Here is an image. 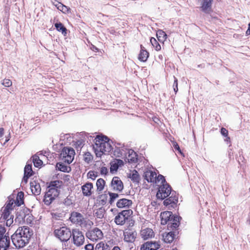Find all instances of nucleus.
Listing matches in <instances>:
<instances>
[{
	"mask_svg": "<svg viewBox=\"0 0 250 250\" xmlns=\"http://www.w3.org/2000/svg\"><path fill=\"white\" fill-rule=\"evenodd\" d=\"M155 179L156 182V183H155L156 184H158L159 182H161L160 185H164L165 183H167L166 181L165 177L161 174H159L158 176L156 175Z\"/></svg>",
	"mask_w": 250,
	"mask_h": 250,
	"instance_id": "nucleus-40",
	"label": "nucleus"
},
{
	"mask_svg": "<svg viewBox=\"0 0 250 250\" xmlns=\"http://www.w3.org/2000/svg\"><path fill=\"white\" fill-rule=\"evenodd\" d=\"M93 188V185L91 183H87L82 187V190L83 195L89 196L91 194V189Z\"/></svg>",
	"mask_w": 250,
	"mask_h": 250,
	"instance_id": "nucleus-23",
	"label": "nucleus"
},
{
	"mask_svg": "<svg viewBox=\"0 0 250 250\" xmlns=\"http://www.w3.org/2000/svg\"><path fill=\"white\" fill-rule=\"evenodd\" d=\"M10 245V239L6 234L0 240V250H7Z\"/></svg>",
	"mask_w": 250,
	"mask_h": 250,
	"instance_id": "nucleus-24",
	"label": "nucleus"
},
{
	"mask_svg": "<svg viewBox=\"0 0 250 250\" xmlns=\"http://www.w3.org/2000/svg\"><path fill=\"white\" fill-rule=\"evenodd\" d=\"M15 203H16L15 200L10 196L9 197L8 200L3 208L12 211L13 210L15 207L17 206Z\"/></svg>",
	"mask_w": 250,
	"mask_h": 250,
	"instance_id": "nucleus-28",
	"label": "nucleus"
},
{
	"mask_svg": "<svg viewBox=\"0 0 250 250\" xmlns=\"http://www.w3.org/2000/svg\"><path fill=\"white\" fill-rule=\"evenodd\" d=\"M112 250H121V249L118 246H115Z\"/></svg>",
	"mask_w": 250,
	"mask_h": 250,
	"instance_id": "nucleus-57",
	"label": "nucleus"
},
{
	"mask_svg": "<svg viewBox=\"0 0 250 250\" xmlns=\"http://www.w3.org/2000/svg\"><path fill=\"white\" fill-rule=\"evenodd\" d=\"M11 210L3 208V209L1 210V213L0 214V218L4 220L10 218V216H13V215L11 214Z\"/></svg>",
	"mask_w": 250,
	"mask_h": 250,
	"instance_id": "nucleus-29",
	"label": "nucleus"
},
{
	"mask_svg": "<svg viewBox=\"0 0 250 250\" xmlns=\"http://www.w3.org/2000/svg\"><path fill=\"white\" fill-rule=\"evenodd\" d=\"M111 186L113 190L119 191H122L124 188L123 182L118 177L113 178Z\"/></svg>",
	"mask_w": 250,
	"mask_h": 250,
	"instance_id": "nucleus-13",
	"label": "nucleus"
},
{
	"mask_svg": "<svg viewBox=\"0 0 250 250\" xmlns=\"http://www.w3.org/2000/svg\"><path fill=\"white\" fill-rule=\"evenodd\" d=\"M105 209L103 208H100L97 209L95 213V216L97 218L102 219L104 217Z\"/></svg>",
	"mask_w": 250,
	"mask_h": 250,
	"instance_id": "nucleus-35",
	"label": "nucleus"
},
{
	"mask_svg": "<svg viewBox=\"0 0 250 250\" xmlns=\"http://www.w3.org/2000/svg\"><path fill=\"white\" fill-rule=\"evenodd\" d=\"M54 233L55 235L62 241H68L72 235V231L65 227L55 229Z\"/></svg>",
	"mask_w": 250,
	"mask_h": 250,
	"instance_id": "nucleus-7",
	"label": "nucleus"
},
{
	"mask_svg": "<svg viewBox=\"0 0 250 250\" xmlns=\"http://www.w3.org/2000/svg\"><path fill=\"white\" fill-rule=\"evenodd\" d=\"M168 198L164 201L163 204L168 208H174L176 207L178 202V197L174 191H173Z\"/></svg>",
	"mask_w": 250,
	"mask_h": 250,
	"instance_id": "nucleus-10",
	"label": "nucleus"
},
{
	"mask_svg": "<svg viewBox=\"0 0 250 250\" xmlns=\"http://www.w3.org/2000/svg\"><path fill=\"white\" fill-rule=\"evenodd\" d=\"M61 183L59 181L51 182L44 196L43 202L46 205H49L60 193Z\"/></svg>",
	"mask_w": 250,
	"mask_h": 250,
	"instance_id": "nucleus-3",
	"label": "nucleus"
},
{
	"mask_svg": "<svg viewBox=\"0 0 250 250\" xmlns=\"http://www.w3.org/2000/svg\"><path fill=\"white\" fill-rule=\"evenodd\" d=\"M246 34L247 35L250 34V23L249 24V27H248V30L246 31Z\"/></svg>",
	"mask_w": 250,
	"mask_h": 250,
	"instance_id": "nucleus-56",
	"label": "nucleus"
},
{
	"mask_svg": "<svg viewBox=\"0 0 250 250\" xmlns=\"http://www.w3.org/2000/svg\"><path fill=\"white\" fill-rule=\"evenodd\" d=\"M128 177L133 183L137 184L139 183L140 180V177L138 172L135 169L130 171Z\"/></svg>",
	"mask_w": 250,
	"mask_h": 250,
	"instance_id": "nucleus-26",
	"label": "nucleus"
},
{
	"mask_svg": "<svg viewBox=\"0 0 250 250\" xmlns=\"http://www.w3.org/2000/svg\"><path fill=\"white\" fill-rule=\"evenodd\" d=\"M132 204L130 200L125 198L120 199L116 203V206L119 208H129Z\"/></svg>",
	"mask_w": 250,
	"mask_h": 250,
	"instance_id": "nucleus-21",
	"label": "nucleus"
},
{
	"mask_svg": "<svg viewBox=\"0 0 250 250\" xmlns=\"http://www.w3.org/2000/svg\"><path fill=\"white\" fill-rule=\"evenodd\" d=\"M156 173L150 170H147L144 172V177L148 182L156 183Z\"/></svg>",
	"mask_w": 250,
	"mask_h": 250,
	"instance_id": "nucleus-14",
	"label": "nucleus"
},
{
	"mask_svg": "<svg viewBox=\"0 0 250 250\" xmlns=\"http://www.w3.org/2000/svg\"><path fill=\"white\" fill-rule=\"evenodd\" d=\"M55 26L58 31L61 32L64 36L66 34L67 30L62 23H56L55 24Z\"/></svg>",
	"mask_w": 250,
	"mask_h": 250,
	"instance_id": "nucleus-34",
	"label": "nucleus"
},
{
	"mask_svg": "<svg viewBox=\"0 0 250 250\" xmlns=\"http://www.w3.org/2000/svg\"><path fill=\"white\" fill-rule=\"evenodd\" d=\"M4 133V129L2 127L0 128V137H1Z\"/></svg>",
	"mask_w": 250,
	"mask_h": 250,
	"instance_id": "nucleus-55",
	"label": "nucleus"
},
{
	"mask_svg": "<svg viewBox=\"0 0 250 250\" xmlns=\"http://www.w3.org/2000/svg\"><path fill=\"white\" fill-rule=\"evenodd\" d=\"M33 162L35 167H40L42 164V161L40 159L39 157L37 155L33 156Z\"/></svg>",
	"mask_w": 250,
	"mask_h": 250,
	"instance_id": "nucleus-38",
	"label": "nucleus"
},
{
	"mask_svg": "<svg viewBox=\"0 0 250 250\" xmlns=\"http://www.w3.org/2000/svg\"><path fill=\"white\" fill-rule=\"evenodd\" d=\"M75 154V152L73 148L64 147L60 154V158L63 162L69 164L74 160Z\"/></svg>",
	"mask_w": 250,
	"mask_h": 250,
	"instance_id": "nucleus-4",
	"label": "nucleus"
},
{
	"mask_svg": "<svg viewBox=\"0 0 250 250\" xmlns=\"http://www.w3.org/2000/svg\"><path fill=\"white\" fill-rule=\"evenodd\" d=\"M148 56V52L145 49L142 45H141V50L139 54L138 59L141 62H145L147 61Z\"/></svg>",
	"mask_w": 250,
	"mask_h": 250,
	"instance_id": "nucleus-25",
	"label": "nucleus"
},
{
	"mask_svg": "<svg viewBox=\"0 0 250 250\" xmlns=\"http://www.w3.org/2000/svg\"><path fill=\"white\" fill-rule=\"evenodd\" d=\"M9 140V139H6L5 141V142L4 143H5L6 142H8V141Z\"/></svg>",
	"mask_w": 250,
	"mask_h": 250,
	"instance_id": "nucleus-59",
	"label": "nucleus"
},
{
	"mask_svg": "<svg viewBox=\"0 0 250 250\" xmlns=\"http://www.w3.org/2000/svg\"><path fill=\"white\" fill-rule=\"evenodd\" d=\"M71 236H72L73 243L75 246L80 247L84 244L85 240L84 235L79 229H73Z\"/></svg>",
	"mask_w": 250,
	"mask_h": 250,
	"instance_id": "nucleus-8",
	"label": "nucleus"
},
{
	"mask_svg": "<svg viewBox=\"0 0 250 250\" xmlns=\"http://www.w3.org/2000/svg\"><path fill=\"white\" fill-rule=\"evenodd\" d=\"M112 146L109 139L106 136H97L95 139L93 148L97 157H101L104 154L109 152Z\"/></svg>",
	"mask_w": 250,
	"mask_h": 250,
	"instance_id": "nucleus-2",
	"label": "nucleus"
},
{
	"mask_svg": "<svg viewBox=\"0 0 250 250\" xmlns=\"http://www.w3.org/2000/svg\"><path fill=\"white\" fill-rule=\"evenodd\" d=\"M85 250H94L93 246L92 244L86 245L84 247Z\"/></svg>",
	"mask_w": 250,
	"mask_h": 250,
	"instance_id": "nucleus-52",
	"label": "nucleus"
},
{
	"mask_svg": "<svg viewBox=\"0 0 250 250\" xmlns=\"http://www.w3.org/2000/svg\"><path fill=\"white\" fill-rule=\"evenodd\" d=\"M158 58L160 60H163V56L162 54H160L158 55Z\"/></svg>",
	"mask_w": 250,
	"mask_h": 250,
	"instance_id": "nucleus-58",
	"label": "nucleus"
},
{
	"mask_svg": "<svg viewBox=\"0 0 250 250\" xmlns=\"http://www.w3.org/2000/svg\"><path fill=\"white\" fill-rule=\"evenodd\" d=\"M30 185L31 192L34 195H38L41 193V188L39 183L33 180L30 182Z\"/></svg>",
	"mask_w": 250,
	"mask_h": 250,
	"instance_id": "nucleus-17",
	"label": "nucleus"
},
{
	"mask_svg": "<svg viewBox=\"0 0 250 250\" xmlns=\"http://www.w3.org/2000/svg\"><path fill=\"white\" fill-rule=\"evenodd\" d=\"M211 5V0H203L202 9L204 12H207L209 10Z\"/></svg>",
	"mask_w": 250,
	"mask_h": 250,
	"instance_id": "nucleus-30",
	"label": "nucleus"
},
{
	"mask_svg": "<svg viewBox=\"0 0 250 250\" xmlns=\"http://www.w3.org/2000/svg\"><path fill=\"white\" fill-rule=\"evenodd\" d=\"M13 216H10V218H7L6 219H4L6 220V225L7 226H10L13 222Z\"/></svg>",
	"mask_w": 250,
	"mask_h": 250,
	"instance_id": "nucleus-48",
	"label": "nucleus"
},
{
	"mask_svg": "<svg viewBox=\"0 0 250 250\" xmlns=\"http://www.w3.org/2000/svg\"><path fill=\"white\" fill-rule=\"evenodd\" d=\"M174 234L173 232L170 231L163 234V238L165 242L167 243H171L174 239Z\"/></svg>",
	"mask_w": 250,
	"mask_h": 250,
	"instance_id": "nucleus-27",
	"label": "nucleus"
},
{
	"mask_svg": "<svg viewBox=\"0 0 250 250\" xmlns=\"http://www.w3.org/2000/svg\"><path fill=\"white\" fill-rule=\"evenodd\" d=\"M57 167L58 168V169L60 171H63V172L67 171L68 167L67 166H65L62 163H58L57 164Z\"/></svg>",
	"mask_w": 250,
	"mask_h": 250,
	"instance_id": "nucleus-41",
	"label": "nucleus"
},
{
	"mask_svg": "<svg viewBox=\"0 0 250 250\" xmlns=\"http://www.w3.org/2000/svg\"><path fill=\"white\" fill-rule=\"evenodd\" d=\"M88 176L89 178L94 180L96 178L97 175L95 174V172L94 171H90L88 173Z\"/></svg>",
	"mask_w": 250,
	"mask_h": 250,
	"instance_id": "nucleus-50",
	"label": "nucleus"
},
{
	"mask_svg": "<svg viewBox=\"0 0 250 250\" xmlns=\"http://www.w3.org/2000/svg\"><path fill=\"white\" fill-rule=\"evenodd\" d=\"M132 213V211L130 209L124 210L115 216L114 222L117 225L123 226L129 220Z\"/></svg>",
	"mask_w": 250,
	"mask_h": 250,
	"instance_id": "nucleus-5",
	"label": "nucleus"
},
{
	"mask_svg": "<svg viewBox=\"0 0 250 250\" xmlns=\"http://www.w3.org/2000/svg\"><path fill=\"white\" fill-rule=\"evenodd\" d=\"M174 83L173 84V87L174 91H175V93H176L178 90V80L174 76Z\"/></svg>",
	"mask_w": 250,
	"mask_h": 250,
	"instance_id": "nucleus-47",
	"label": "nucleus"
},
{
	"mask_svg": "<svg viewBox=\"0 0 250 250\" xmlns=\"http://www.w3.org/2000/svg\"><path fill=\"white\" fill-rule=\"evenodd\" d=\"M137 154L132 149H129L125 155V161L129 163H133L137 161Z\"/></svg>",
	"mask_w": 250,
	"mask_h": 250,
	"instance_id": "nucleus-20",
	"label": "nucleus"
},
{
	"mask_svg": "<svg viewBox=\"0 0 250 250\" xmlns=\"http://www.w3.org/2000/svg\"><path fill=\"white\" fill-rule=\"evenodd\" d=\"M141 236L144 240H146L154 237V233L153 230L150 228H145L141 230Z\"/></svg>",
	"mask_w": 250,
	"mask_h": 250,
	"instance_id": "nucleus-16",
	"label": "nucleus"
},
{
	"mask_svg": "<svg viewBox=\"0 0 250 250\" xmlns=\"http://www.w3.org/2000/svg\"><path fill=\"white\" fill-rule=\"evenodd\" d=\"M161 218V224L163 225L167 224L170 222L172 216V212L169 211H166L162 212L160 215Z\"/></svg>",
	"mask_w": 250,
	"mask_h": 250,
	"instance_id": "nucleus-19",
	"label": "nucleus"
},
{
	"mask_svg": "<svg viewBox=\"0 0 250 250\" xmlns=\"http://www.w3.org/2000/svg\"><path fill=\"white\" fill-rule=\"evenodd\" d=\"M172 193L171 187L167 183H165L159 185L156 197L157 199L164 200L171 195Z\"/></svg>",
	"mask_w": 250,
	"mask_h": 250,
	"instance_id": "nucleus-6",
	"label": "nucleus"
},
{
	"mask_svg": "<svg viewBox=\"0 0 250 250\" xmlns=\"http://www.w3.org/2000/svg\"><path fill=\"white\" fill-rule=\"evenodd\" d=\"M55 6L57 7L58 10L61 11L64 13H65L68 11V7L60 2H57V3L55 4Z\"/></svg>",
	"mask_w": 250,
	"mask_h": 250,
	"instance_id": "nucleus-39",
	"label": "nucleus"
},
{
	"mask_svg": "<svg viewBox=\"0 0 250 250\" xmlns=\"http://www.w3.org/2000/svg\"><path fill=\"white\" fill-rule=\"evenodd\" d=\"M150 42L153 46V47L155 48L156 51H159L161 49V45L157 42L156 40L154 38H151L150 40Z\"/></svg>",
	"mask_w": 250,
	"mask_h": 250,
	"instance_id": "nucleus-37",
	"label": "nucleus"
},
{
	"mask_svg": "<svg viewBox=\"0 0 250 250\" xmlns=\"http://www.w3.org/2000/svg\"><path fill=\"white\" fill-rule=\"evenodd\" d=\"M115 164L119 167L123 165L124 162L121 160H116V161L114 162Z\"/></svg>",
	"mask_w": 250,
	"mask_h": 250,
	"instance_id": "nucleus-53",
	"label": "nucleus"
},
{
	"mask_svg": "<svg viewBox=\"0 0 250 250\" xmlns=\"http://www.w3.org/2000/svg\"><path fill=\"white\" fill-rule=\"evenodd\" d=\"M124 240L128 243H133L134 242L137 232L136 231L131 229H125L124 231Z\"/></svg>",
	"mask_w": 250,
	"mask_h": 250,
	"instance_id": "nucleus-11",
	"label": "nucleus"
},
{
	"mask_svg": "<svg viewBox=\"0 0 250 250\" xmlns=\"http://www.w3.org/2000/svg\"><path fill=\"white\" fill-rule=\"evenodd\" d=\"M70 220L73 224L81 226L83 223L84 218L80 213L73 212L71 213Z\"/></svg>",
	"mask_w": 250,
	"mask_h": 250,
	"instance_id": "nucleus-12",
	"label": "nucleus"
},
{
	"mask_svg": "<svg viewBox=\"0 0 250 250\" xmlns=\"http://www.w3.org/2000/svg\"><path fill=\"white\" fill-rule=\"evenodd\" d=\"M32 173L33 170L32 169V165L30 164H27L24 167V173L22 182L26 183L29 177L32 175Z\"/></svg>",
	"mask_w": 250,
	"mask_h": 250,
	"instance_id": "nucleus-22",
	"label": "nucleus"
},
{
	"mask_svg": "<svg viewBox=\"0 0 250 250\" xmlns=\"http://www.w3.org/2000/svg\"><path fill=\"white\" fill-rule=\"evenodd\" d=\"M157 37L160 42H164L167 39V34L162 30H159L156 33Z\"/></svg>",
	"mask_w": 250,
	"mask_h": 250,
	"instance_id": "nucleus-31",
	"label": "nucleus"
},
{
	"mask_svg": "<svg viewBox=\"0 0 250 250\" xmlns=\"http://www.w3.org/2000/svg\"><path fill=\"white\" fill-rule=\"evenodd\" d=\"M83 159L86 162L89 163L92 159V156L89 152L85 153L84 155Z\"/></svg>",
	"mask_w": 250,
	"mask_h": 250,
	"instance_id": "nucleus-43",
	"label": "nucleus"
},
{
	"mask_svg": "<svg viewBox=\"0 0 250 250\" xmlns=\"http://www.w3.org/2000/svg\"><path fill=\"white\" fill-rule=\"evenodd\" d=\"M160 247V245L156 242H147L141 247V250H156Z\"/></svg>",
	"mask_w": 250,
	"mask_h": 250,
	"instance_id": "nucleus-15",
	"label": "nucleus"
},
{
	"mask_svg": "<svg viewBox=\"0 0 250 250\" xmlns=\"http://www.w3.org/2000/svg\"><path fill=\"white\" fill-rule=\"evenodd\" d=\"M110 244V241H108L107 243L105 245L103 242H101L98 243L95 248L96 250H105L106 247L109 246V245Z\"/></svg>",
	"mask_w": 250,
	"mask_h": 250,
	"instance_id": "nucleus-36",
	"label": "nucleus"
},
{
	"mask_svg": "<svg viewBox=\"0 0 250 250\" xmlns=\"http://www.w3.org/2000/svg\"><path fill=\"white\" fill-rule=\"evenodd\" d=\"M109 195L110 196L109 203L112 204L114 200L119 197V195L117 193L109 192Z\"/></svg>",
	"mask_w": 250,
	"mask_h": 250,
	"instance_id": "nucleus-42",
	"label": "nucleus"
},
{
	"mask_svg": "<svg viewBox=\"0 0 250 250\" xmlns=\"http://www.w3.org/2000/svg\"><path fill=\"white\" fill-rule=\"evenodd\" d=\"M23 196L24 194L22 192H20L18 193L16 201H15L16 203H15L17 206L19 207L23 203Z\"/></svg>",
	"mask_w": 250,
	"mask_h": 250,
	"instance_id": "nucleus-32",
	"label": "nucleus"
},
{
	"mask_svg": "<svg viewBox=\"0 0 250 250\" xmlns=\"http://www.w3.org/2000/svg\"><path fill=\"white\" fill-rule=\"evenodd\" d=\"M105 185V181L104 179L102 178L99 179L96 182V186L97 187V191H102L104 188Z\"/></svg>",
	"mask_w": 250,
	"mask_h": 250,
	"instance_id": "nucleus-33",
	"label": "nucleus"
},
{
	"mask_svg": "<svg viewBox=\"0 0 250 250\" xmlns=\"http://www.w3.org/2000/svg\"><path fill=\"white\" fill-rule=\"evenodd\" d=\"M118 168L119 167L115 164V163H112L110 168V172L113 173L117 171Z\"/></svg>",
	"mask_w": 250,
	"mask_h": 250,
	"instance_id": "nucleus-45",
	"label": "nucleus"
},
{
	"mask_svg": "<svg viewBox=\"0 0 250 250\" xmlns=\"http://www.w3.org/2000/svg\"><path fill=\"white\" fill-rule=\"evenodd\" d=\"M12 83L9 79H5L2 82V84L5 87H10L12 85Z\"/></svg>",
	"mask_w": 250,
	"mask_h": 250,
	"instance_id": "nucleus-44",
	"label": "nucleus"
},
{
	"mask_svg": "<svg viewBox=\"0 0 250 250\" xmlns=\"http://www.w3.org/2000/svg\"><path fill=\"white\" fill-rule=\"evenodd\" d=\"M5 232V229L4 227L0 226V240H1L3 239V237L5 235L4 233Z\"/></svg>",
	"mask_w": 250,
	"mask_h": 250,
	"instance_id": "nucleus-46",
	"label": "nucleus"
},
{
	"mask_svg": "<svg viewBox=\"0 0 250 250\" xmlns=\"http://www.w3.org/2000/svg\"><path fill=\"white\" fill-rule=\"evenodd\" d=\"M86 235L87 238L93 241L101 239L103 237L102 231L97 228L89 230L86 233Z\"/></svg>",
	"mask_w": 250,
	"mask_h": 250,
	"instance_id": "nucleus-9",
	"label": "nucleus"
},
{
	"mask_svg": "<svg viewBox=\"0 0 250 250\" xmlns=\"http://www.w3.org/2000/svg\"><path fill=\"white\" fill-rule=\"evenodd\" d=\"M173 146H174V148L175 149L178 150L180 153H181L180 147H179V145L177 144H174Z\"/></svg>",
	"mask_w": 250,
	"mask_h": 250,
	"instance_id": "nucleus-54",
	"label": "nucleus"
},
{
	"mask_svg": "<svg viewBox=\"0 0 250 250\" xmlns=\"http://www.w3.org/2000/svg\"><path fill=\"white\" fill-rule=\"evenodd\" d=\"M181 219V218L180 217L177 216H173L172 215L170 220V222L168 223V227L172 230L176 229L179 226L180 219Z\"/></svg>",
	"mask_w": 250,
	"mask_h": 250,
	"instance_id": "nucleus-18",
	"label": "nucleus"
},
{
	"mask_svg": "<svg viewBox=\"0 0 250 250\" xmlns=\"http://www.w3.org/2000/svg\"><path fill=\"white\" fill-rule=\"evenodd\" d=\"M221 133L223 136L226 137L228 135V131L226 128L222 127L221 129Z\"/></svg>",
	"mask_w": 250,
	"mask_h": 250,
	"instance_id": "nucleus-51",
	"label": "nucleus"
},
{
	"mask_svg": "<svg viewBox=\"0 0 250 250\" xmlns=\"http://www.w3.org/2000/svg\"><path fill=\"white\" fill-rule=\"evenodd\" d=\"M108 172L107 168L105 167H103L101 168L100 173L102 175H106Z\"/></svg>",
	"mask_w": 250,
	"mask_h": 250,
	"instance_id": "nucleus-49",
	"label": "nucleus"
},
{
	"mask_svg": "<svg viewBox=\"0 0 250 250\" xmlns=\"http://www.w3.org/2000/svg\"><path fill=\"white\" fill-rule=\"evenodd\" d=\"M32 235V232L28 227L19 228L11 236V240L14 245L18 248L24 247L29 243Z\"/></svg>",
	"mask_w": 250,
	"mask_h": 250,
	"instance_id": "nucleus-1",
	"label": "nucleus"
}]
</instances>
